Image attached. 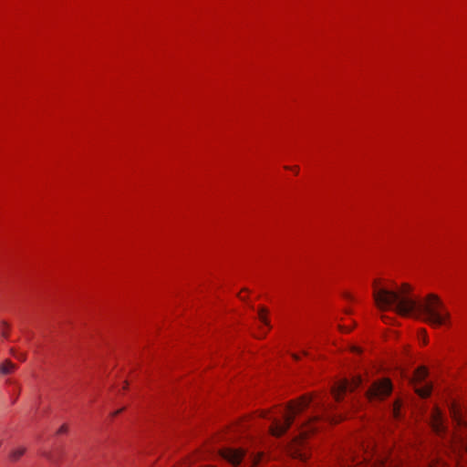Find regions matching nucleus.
<instances>
[{"instance_id": "1", "label": "nucleus", "mask_w": 467, "mask_h": 467, "mask_svg": "<svg viewBox=\"0 0 467 467\" xmlns=\"http://www.w3.org/2000/svg\"><path fill=\"white\" fill-rule=\"evenodd\" d=\"M313 405L316 414L303 423L299 434L287 446V452L294 459L306 462L310 457V449L306 443L309 435L322 428L325 423L337 424L345 419L342 413L334 411L331 405H327L324 398L316 393H306L288 402L285 409L275 408L271 410H262L260 416L269 419L272 423L270 433L275 437L283 436L293 424L296 417Z\"/></svg>"}, {"instance_id": "2", "label": "nucleus", "mask_w": 467, "mask_h": 467, "mask_svg": "<svg viewBox=\"0 0 467 467\" xmlns=\"http://www.w3.org/2000/svg\"><path fill=\"white\" fill-rule=\"evenodd\" d=\"M411 290L410 285L407 283L395 290L388 281L381 278L372 282V296L377 307L381 311L393 309L401 317H410L417 307L418 300L410 296Z\"/></svg>"}, {"instance_id": "3", "label": "nucleus", "mask_w": 467, "mask_h": 467, "mask_svg": "<svg viewBox=\"0 0 467 467\" xmlns=\"http://www.w3.org/2000/svg\"><path fill=\"white\" fill-rule=\"evenodd\" d=\"M342 467H400L389 456L379 455L372 443L349 448L339 459Z\"/></svg>"}, {"instance_id": "4", "label": "nucleus", "mask_w": 467, "mask_h": 467, "mask_svg": "<svg viewBox=\"0 0 467 467\" xmlns=\"http://www.w3.org/2000/svg\"><path fill=\"white\" fill-rule=\"evenodd\" d=\"M420 317L433 327L451 325V313L441 298L433 293L428 294L417 302L415 312L410 316Z\"/></svg>"}, {"instance_id": "5", "label": "nucleus", "mask_w": 467, "mask_h": 467, "mask_svg": "<svg viewBox=\"0 0 467 467\" xmlns=\"http://www.w3.org/2000/svg\"><path fill=\"white\" fill-rule=\"evenodd\" d=\"M393 389V385L389 378H383L374 381L366 392L368 400H383L388 398Z\"/></svg>"}, {"instance_id": "6", "label": "nucleus", "mask_w": 467, "mask_h": 467, "mask_svg": "<svg viewBox=\"0 0 467 467\" xmlns=\"http://www.w3.org/2000/svg\"><path fill=\"white\" fill-rule=\"evenodd\" d=\"M429 375L428 368L425 366L417 368L413 374L412 383L415 392L422 399L431 396L432 391L431 383H424Z\"/></svg>"}, {"instance_id": "7", "label": "nucleus", "mask_w": 467, "mask_h": 467, "mask_svg": "<svg viewBox=\"0 0 467 467\" xmlns=\"http://www.w3.org/2000/svg\"><path fill=\"white\" fill-rule=\"evenodd\" d=\"M362 379L357 377L350 383L348 380H343L332 388L331 394L336 402L339 403L343 400L348 391H354L361 384Z\"/></svg>"}, {"instance_id": "8", "label": "nucleus", "mask_w": 467, "mask_h": 467, "mask_svg": "<svg viewBox=\"0 0 467 467\" xmlns=\"http://www.w3.org/2000/svg\"><path fill=\"white\" fill-rule=\"evenodd\" d=\"M449 411L452 422L457 428L461 430L467 427V421L465 419L467 408L460 404L458 401L452 400L449 405Z\"/></svg>"}, {"instance_id": "9", "label": "nucleus", "mask_w": 467, "mask_h": 467, "mask_svg": "<svg viewBox=\"0 0 467 467\" xmlns=\"http://www.w3.org/2000/svg\"><path fill=\"white\" fill-rule=\"evenodd\" d=\"M220 455L233 466H238L246 457L247 451L243 448L224 447L220 450Z\"/></svg>"}, {"instance_id": "10", "label": "nucleus", "mask_w": 467, "mask_h": 467, "mask_svg": "<svg viewBox=\"0 0 467 467\" xmlns=\"http://www.w3.org/2000/svg\"><path fill=\"white\" fill-rule=\"evenodd\" d=\"M431 425L433 431L441 435L446 432V426L444 425L443 414L439 408H434L431 413Z\"/></svg>"}, {"instance_id": "11", "label": "nucleus", "mask_w": 467, "mask_h": 467, "mask_svg": "<svg viewBox=\"0 0 467 467\" xmlns=\"http://www.w3.org/2000/svg\"><path fill=\"white\" fill-rule=\"evenodd\" d=\"M257 316L259 321L264 325L260 328V337H265L271 329L270 320L268 318V309L265 306H260Z\"/></svg>"}, {"instance_id": "12", "label": "nucleus", "mask_w": 467, "mask_h": 467, "mask_svg": "<svg viewBox=\"0 0 467 467\" xmlns=\"http://www.w3.org/2000/svg\"><path fill=\"white\" fill-rule=\"evenodd\" d=\"M268 456L264 451L251 453L247 459L249 467H258L262 462L267 461Z\"/></svg>"}, {"instance_id": "13", "label": "nucleus", "mask_w": 467, "mask_h": 467, "mask_svg": "<svg viewBox=\"0 0 467 467\" xmlns=\"http://www.w3.org/2000/svg\"><path fill=\"white\" fill-rule=\"evenodd\" d=\"M16 368V366L9 359L5 360L0 366V373L8 375L13 373Z\"/></svg>"}, {"instance_id": "14", "label": "nucleus", "mask_w": 467, "mask_h": 467, "mask_svg": "<svg viewBox=\"0 0 467 467\" xmlns=\"http://www.w3.org/2000/svg\"><path fill=\"white\" fill-rule=\"evenodd\" d=\"M26 451V449L25 447H18V448L13 450L9 455L11 461H13V462L18 461L25 454Z\"/></svg>"}, {"instance_id": "15", "label": "nucleus", "mask_w": 467, "mask_h": 467, "mask_svg": "<svg viewBox=\"0 0 467 467\" xmlns=\"http://www.w3.org/2000/svg\"><path fill=\"white\" fill-rule=\"evenodd\" d=\"M1 337L5 339H8L10 336L11 327L10 324L5 320L0 323Z\"/></svg>"}, {"instance_id": "16", "label": "nucleus", "mask_w": 467, "mask_h": 467, "mask_svg": "<svg viewBox=\"0 0 467 467\" xmlns=\"http://www.w3.org/2000/svg\"><path fill=\"white\" fill-rule=\"evenodd\" d=\"M11 354L12 356L16 358L17 360L21 361V362H25L26 360V354L24 353V352H18L16 349L15 348H11Z\"/></svg>"}, {"instance_id": "17", "label": "nucleus", "mask_w": 467, "mask_h": 467, "mask_svg": "<svg viewBox=\"0 0 467 467\" xmlns=\"http://www.w3.org/2000/svg\"><path fill=\"white\" fill-rule=\"evenodd\" d=\"M42 455L51 463L57 464L58 460L54 456V454L50 451H45Z\"/></svg>"}, {"instance_id": "18", "label": "nucleus", "mask_w": 467, "mask_h": 467, "mask_svg": "<svg viewBox=\"0 0 467 467\" xmlns=\"http://www.w3.org/2000/svg\"><path fill=\"white\" fill-rule=\"evenodd\" d=\"M68 432V425L64 423L62 424L59 429L56 431L57 435H64Z\"/></svg>"}, {"instance_id": "19", "label": "nucleus", "mask_w": 467, "mask_h": 467, "mask_svg": "<svg viewBox=\"0 0 467 467\" xmlns=\"http://www.w3.org/2000/svg\"><path fill=\"white\" fill-rule=\"evenodd\" d=\"M419 337H422V345L426 346L428 344V336L425 329H420L419 331Z\"/></svg>"}, {"instance_id": "20", "label": "nucleus", "mask_w": 467, "mask_h": 467, "mask_svg": "<svg viewBox=\"0 0 467 467\" xmlns=\"http://www.w3.org/2000/svg\"><path fill=\"white\" fill-rule=\"evenodd\" d=\"M285 170H288V171H293L296 175H297L299 173V166L297 165H294V166H285L284 167Z\"/></svg>"}, {"instance_id": "21", "label": "nucleus", "mask_w": 467, "mask_h": 467, "mask_svg": "<svg viewBox=\"0 0 467 467\" xmlns=\"http://www.w3.org/2000/svg\"><path fill=\"white\" fill-rule=\"evenodd\" d=\"M247 294H248V290H247L246 288H244V289H242V290L239 292V294H238V297H239L241 300L244 301V300H246Z\"/></svg>"}, {"instance_id": "22", "label": "nucleus", "mask_w": 467, "mask_h": 467, "mask_svg": "<svg viewBox=\"0 0 467 467\" xmlns=\"http://www.w3.org/2000/svg\"><path fill=\"white\" fill-rule=\"evenodd\" d=\"M429 467H444V464L440 461H432Z\"/></svg>"}, {"instance_id": "23", "label": "nucleus", "mask_w": 467, "mask_h": 467, "mask_svg": "<svg viewBox=\"0 0 467 467\" xmlns=\"http://www.w3.org/2000/svg\"><path fill=\"white\" fill-rule=\"evenodd\" d=\"M124 410H125V407H123V408H121V409H119V410H117L113 411V412L110 414L111 418H115V417H117V416H118V415H119L122 411H124Z\"/></svg>"}, {"instance_id": "24", "label": "nucleus", "mask_w": 467, "mask_h": 467, "mask_svg": "<svg viewBox=\"0 0 467 467\" xmlns=\"http://www.w3.org/2000/svg\"><path fill=\"white\" fill-rule=\"evenodd\" d=\"M381 319L384 323H389L390 320H391V317H389V316H386V315H382L381 316Z\"/></svg>"}, {"instance_id": "25", "label": "nucleus", "mask_w": 467, "mask_h": 467, "mask_svg": "<svg viewBox=\"0 0 467 467\" xmlns=\"http://www.w3.org/2000/svg\"><path fill=\"white\" fill-rule=\"evenodd\" d=\"M351 351L353 353L360 354L361 353V348L359 347L354 346V347L351 348Z\"/></svg>"}, {"instance_id": "26", "label": "nucleus", "mask_w": 467, "mask_h": 467, "mask_svg": "<svg viewBox=\"0 0 467 467\" xmlns=\"http://www.w3.org/2000/svg\"><path fill=\"white\" fill-rule=\"evenodd\" d=\"M292 358L295 361H299L300 358H301V356L299 354H296V353H293L292 355Z\"/></svg>"}, {"instance_id": "27", "label": "nucleus", "mask_w": 467, "mask_h": 467, "mask_svg": "<svg viewBox=\"0 0 467 467\" xmlns=\"http://www.w3.org/2000/svg\"><path fill=\"white\" fill-rule=\"evenodd\" d=\"M339 328L341 331L345 332V333H348L351 331V328H348L347 327H344V326H339Z\"/></svg>"}, {"instance_id": "28", "label": "nucleus", "mask_w": 467, "mask_h": 467, "mask_svg": "<svg viewBox=\"0 0 467 467\" xmlns=\"http://www.w3.org/2000/svg\"><path fill=\"white\" fill-rule=\"evenodd\" d=\"M129 387V382L128 381H125L124 382V386H123V389H127Z\"/></svg>"}, {"instance_id": "29", "label": "nucleus", "mask_w": 467, "mask_h": 467, "mask_svg": "<svg viewBox=\"0 0 467 467\" xmlns=\"http://www.w3.org/2000/svg\"><path fill=\"white\" fill-rule=\"evenodd\" d=\"M346 298H347V299H349V300H351V299H352V296H351V295H349V294H347V295H346Z\"/></svg>"}, {"instance_id": "30", "label": "nucleus", "mask_w": 467, "mask_h": 467, "mask_svg": "<svg viewBox=\"0 0 467 467\" xmlns=\"http://www.w3.org/2000/svg\"><path fill=\"white\" fill-rule=\"evenodd\" d=\"M302 355L306 357V356H308V352L307 351H303Z\"/></svg>"}]
</instances>
